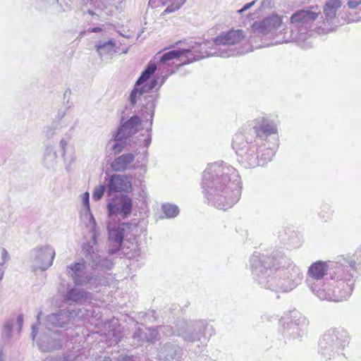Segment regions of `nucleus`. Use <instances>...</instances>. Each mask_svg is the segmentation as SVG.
Masks as SVG:
<instances>
[{
    "instance_id": "nucleus-1",
    "label": "nucleus",
    "mask_w": 361,
    "mask_h": 361,
    "mask_svg": "<svg viewBox=\"0 0 361 361\" xmlns=\"http://www.w3.org/2000/svg\"><path fill=\"white\" fill-rule=\"evenodd\" d=\"M250 264L254 280L261 287L275 293L290 292L303 279L300 269L286 257L274 262L271 257L254 255Z\"/></svg>"
},
{
    "instance_id": "nucleus-2",
    "label": "nucleus",
    "mask_w": 361,
    "mask_h": 361,
    "mask_svg": "<svg viewBox=\"0 0 361 361\" xmlns=\"http://www.w3.org/2000/svg\"><path fill=\"white\" fill-rule=\"evenodd\" d=\"M204 197L214 207L226 210L240 200L241 180L237 170L223 161L209 164L203 172Z\"/></svg>"
},
{
    "instance_id": "nucleus-3",
    "label": "nucleus",
    "mask_w": 361,
    "mask_h": 361,
    "mask_svg": "<svg viewBox=\"0 0 361 361\" xmlns=\"http://www.w3.org/2000/svg\"><path fill=\"white\" fill-rule=\"evenodd\" d=\"M341 0H328L324 6L323 12L317 6H311L296 11L290 16V35L281 41L294 39L299 42L308 41L314 35L325 34L334 30L340 24L338 11L341 7Z\"/></svg>"
},
{
    "instance_id": "nucleus-4",
    "label": "nucleus",
    "mask_w": 361,
    "mask_h": 361,
    "mask_svg": "<svg viewBox=\"0 0 361 361\" xmlns=\"http://www.w3.org/2000/svg\"><path fill=\"white\" fill-rule=\"evenodd\" d=\"M282 17L276 13H272L264 18L262 21L255 22L252 25L254 33L257 35H264L271 39V42L267 45H276L282 43H287L290 42H295L303 49H309L312 47V44L309 41L304 42H299L294 39L287 41H281L282 38H288L290 35V23H289L288 30L285 32L282 30L279 31L282 25Z\"/></svg>"
},
{
    "instance_id": "nucleus-5",
    "label": "nucleus",
    "mask_w": 361,
    "mask_h": 361,
    "mask_svg": "<svg viewBox=\"0 0 361 361\" xmlns=\"http://www.w3.org/2000/svg\"><path fill=\"white\" fill-rule=\"evenodd\" d=\"M245 33L242 30L232 29L223 32L212 42H209V54L223 58L244 54L248 50L245 51L237 46L245 40Z\"/></svg>"
},
{
    "instance_id": "nucleus-6",
    "label": "nucleus",
    "mask_w": 361,
    "mask_h": 361,
    "mask_svg": "<svg viewBox=\"0 0 361 361\" xmlns=\"http://www.w3.org/2000/svg\"><path fill=\"white\" fill-rule=\"evenodd\" d=\"M334 264V278L336 279L335 285H334V290H331L326 286L323 292H319V298L340 302L346 300L351 295L355 280L353 274L348 269L338 264V262H335Z\"/></svg>"
},
{
    "instance_id": "nucleus-7",
    "label": "nucleus",
    "mask_w": 361,
    "mask_h": 361,
    "mask_svg": "<svg viewBox=\"0 0 361 361\" xmlns=\"http://www.w3.org/2000/svg\"><path fill=\"white\" fill-rule=\"evenodd\" d=\"M259 142L249 138L247 133L239 132L235 134L232 147L237 154L238 163L245 169H254L259 166L258 154Z\"/></svg>"
},
{
    "instance_id": "nucleus-8",
    "label": "nucleus",
    "mask_w": 361,
    "mask_h": 361,
    "mask_svg": "<svg viewBox=\"0 0 361 361\" xmlns=\"http://www.w3.org/2000/svg\"><path fill=\"white\" fill-rule=\"evenodd\" d=\"M350 343V335L343 328H331L322 336L319 342V353L324 358L331 360L342 354Z\"/></svg>"
},
{
    "instance_id": "nucleus-9",
    "label": "nucleus",
    "mask_w": 361,
    "mask_h": 361,
    "mask_svg": "<svg viewBox=\"0 0 361 361\" xmlns=\"http://www.w3.org/2000/svg\"><path fill=\"white\" fill-rule=\"evenodd\" d=\"M157 66L155 63H149L146 69L142 73L140 78L137 79L133 90L131 91L129 100L133 106H135L138 102L145 108V113L147 114L146 119L147 116L149 117L152 121L154 116V109L155 107V100L153 95H144L146 93L147 86H142L139 87L142 83L147 81L150 76L155 72Z\"/></svg>"
},
{
    "instance_id": "nucleus-10",
    "label": "nucleus",
    "mask_w": 361,
    "mask_h": 361,
    "mask_svg": "<svg viewBox=\"0 0 361 361\" xmlns=\"http://www.w3.org/2000/svg\"><path fill=\"white\" fill-rule=\"evenodd\" d=\"M207 332L212 336L214 329L212 326H209L205 320L181 321L177 324V336L182 337L188 343L200 341Z\"/></svg>"
},
{
    "instance_id": "nucleus-11",
    "label": "nucleus",
    "mask_w": 361,
    "mask_h": 361,
    "mask_svg": "<svg viewBox=\"0 0 361 361\" xmlns=\"http://www.w3.org/2000/svg\"><path fill=\"white\" fill-rule=\"evenodd\" d=\"M90 224H92V227L90 230L92 238L89 242L85 243L82 246L84 255L85 257L91 262L92 268L94 269H99L103 271L110 270L113 266L112 262L106 257H102L95 252L94 246L97 243V238L98 233L95 228L96 221L92 214L90 215Z\"/></svg>"
},
{
    "instance_id": "nucleus-12",
    "label": "nucleus",
    "mask_w": 361,
    "mask_h": 361,
    "mask_svg": "<svg viewBox=\"0 0 361 361\" xmlns=\"http://www.w3.org/2000/svg\"><path fill=\"white\" fill-rule=\"evenodd\" d=\"M66 274L71 278L75 286L96 287L98 278L89 269L85 262H79L66 267Z\"/></svg>"
},
{
    "instance_id": "nucleus-13",
    "label": "nucleus",
    "mask_w": 361,
    "mask_h": 361,
    "mask_svg": "<svg viewBox=\"0 0 361 361\" xmlns=\"http://www.w3.org/2000/svg\"><path fill=\"white\" fill-rule=\"evenodd\" d=\"M281 333L285 338H299L302 337L308 326V320L298 312H293L290 319L281 321Z\"/></svg>"
},
{
    "instance_id": "nucleus-14",
    "label": "nucleus",
    "mask_w": 361,
    "mask_h": 361,
    "mask_svg": "<svg viewBox=\"0 0 361 361\" xmlns=\"http://www.w3.org/2000/svg\"><path fill=\"white\" fill-rule=\"evenodd\" d=\"M326 274V262L318 261L309 267L305 282L312 292L318 298L319 292H323L326 287L324 282V276Z\"/></svg>"
},
{
    "instance_id": "nucleus-15",
    "label": "nucleus",
    "mask_w": 361,
    "mask_h": 361,
    "mask_svg": "<svg viewBox=\"0 0 361 361\" xmlns=\"http://www.w3.org/2000/svg\"><path fill=\"white\" fill-rule=\"evenodd\" d=\"M55 255V249L49 244L36 246L30 252V260L33 269L47 270L52 265Z\"/></svg>"
},
{
    "instance_id": "nucleus-16",
    "label": "nucleus",
    "mask_w": 361,
    "mask_h": 361,
    "mask_svg": "<svg viewBox=\"0 0 361 361\" xmlns=\"http://www.w3.org/2000/svg\"><path fill=\"white\" fill-rule=\"evenodd\" d=\"M250 126L251 128L247 133V135L251 134V132L255 134L257 140L259 143L262 140H266L271 135L277 134V124L272 120L264 116H260L251 121Z\"/></svg>"
},
{
    "instance_id": "nucleus-17",
    "label": "nucleus",
    "mask_w": 361,
    "mask_h": 361,
    "mask_svg": "<svg viewBox=\"0 0 361 361\" xmlns=\"http://www.w3.org/2000/svg\"><path fill=\"white\" fill-rule=\"evenodd\" d=\"M75 310H60L46 316L43 324L50 331L54 327L66 328L76 320Z\"/></svg>"
},
{
    "instance_id": "nucleus-18",
    "label": "nucleus",
    "mask_w": 361,
    "mask_h": 361,
    "mask_svg": "<svg viewBox=\"0 0 361 361\" xmlns=\"http://www.w3.org/2000/svg\"><path fill=\"white\" fill-rule=\"evenodd\" d=\"M131 224L122 223L118 225L108 224V235H109V252L114 254L120 250L124 237L127 235V233L131 228Z\"/></svg>"
},
{
    "instance_id": "nucleus-19",
    "label": "nucleus",
    "mask_w": 361,
    "mask_h": 361,
    "mask_svg": "<svg viewBox=\"0 0 361 361\" xmlns=\"http://www.w3.org/2000/svg\"><path fill=\"white\" fill-rule=\"evenodd\" d=\"M132 207V199L126 195H120L107 204L109 217L120 215L126 218L131 213Z\"/></svg>"
},
{
    "instance_id": "nucleus-20",
    "label": "nucleus",
    "mask_w": 361,
    "mask_h": 361,
    "mask_svg": "<svg viewBox=\"0 0 361 361\" xmlns=\"http://www.w3.org/2000/svg\"><path fill=\"white\" fill-rule=\"evenodd\" d=\"M209 43L205 42L202 43H195L194 45L188 46L187 48L180 49L181 58L185 59L183 63H189L195 61L200 60L205 57L214 56L209 54Z\"/></svg>"
},
{
    "instance_id": "nucleus-21",
    "label": "nucleus",
    "mask_w": 361,
    "mask_h": 361,
    "mask_svg": "<svg viewBox=\"0 0 361 361\" xmlns=\"http://www.w3.org/2000/svg\"><path fill=\"white\" fill-rule=\"evenodd\" d=\"M16 322L18 325V331H20L23 323V316L22 314H19L16 320L15 318L11 317L6 319L2 324L0 332V345L1 347L6 346L11 343L13 336V329Z\"/></svg>"
},
{
    "instance_id": "nucleus-22",
    "label": "nucleus",
    "mask_w": 361,
    "mask_h": 361,
    "mask_svg": "<svg viewBox=\"0 0 361 361\" xmlns=\"http://www.w3.org/2000/svg\"><path fill=\"white\" fill-rule=\"evenodd\" d=\"M88 302L84 307L75 310V318L97 326L99 324V321L101 318L99 309L94 306L90 301Z\"/></svg>"
},
{
    "instance_id": "nucleus-23",
    "label": "nucleus",
    "mask_w": 361,
    "mask_h": 361,
    "mask_svg": "<svg viewBox=\"0 0 361 361\" xmlns=\"http://www.w3.org/2000/svg\"><path fill=\"white\" fill-rule=\"evenodd\" d=\"M92 294L77 287L69 288L63 295V301L68 305L82 304L92 300Z\"/></svg>"
},
{
    "instance_id": "nucleus-24",
    "label": "nucleus",
    "mask_w": 361,
    "mask_h": 361,
    "mask_svg": "<svg viewBox=\"0 0 361 361\" xmlns=\"http://www.w3.org/2000/svg\"><path fill=\"white\" fill-rule=\"evenodd\" d=\"M338 264L348 269L351 273L356 272L361 275V247L358 248L353 256H340L338 257Z\"/></svg>"
},
{
    "instance_id": "nucleus-25",
    "label": "nucleus",
    "mask_w": 361,
    "mask_h": 361,
    "mask_svg": "<svg viewBox=\"0 0 361 361\" xmlns=\"http://www.w3.org/2000/svg\"><path fill=\"white\" fill-rule=\"evenodd\" d=\"M140 122V120L138 116H132L118 128L115 135L114 140L117 141L127 140L137 131Z\"/></svg>"
},
{
    "instance_id": "nucleus-26",
    "label": "nucleus",
    "mask_w": 361,
    "mask_h": 361,
    "mask_svg": "<svg viewBox=\"0 0 361 361\" xmlns=\"http://www.w3.org/2000/svg\"><path fill=\"white\" fill-rule=\"evenodd\" d=\"M73 133V128H71L62 137L59 142V150L61 155L65 162L70 164L73 163L76 159L74 148L68 145L69 141L72 139Z\"/></svg>"
},
{
    "instance_id": "nucleus-27",
    "label": "nucleus",
    "mask_w": 361,
    "mask_h": 361,
    "mask_svg": "<svg viewBox=\"0 0 361 361\" xmlns=\"http://www.w3.org/2000/svg\"><path fill=\"white\" fill-rule=\"evenodd\" d=\"M131 183L128 176L125 175L114 174L108 183L109 192H128L131 189Z\"/></svg>"
},
{
    "instance_id": "nucleus-28",
    "label": "nucleus",
    "mask_w": 361,
    "mask_h": 361,
    "mask_svg": "<svg viewBox=\"0 0 361 361\" xmlns=\"http://www.w3.org/2000/svg\"><path fill=\"white\" fill-rule=\"evenodd\" d=\"M37 345L42 352H49L61 348L60 339L53 337L52 334H40L37 340Z\"/></svg>"
},
{
    "instance_id": "nucleus-29",
    "label": "nucleus",
    "mask_w": 361,
    "mask_h": 361,
    "mask_svg": "<svg viewBox=\"0 0 361 361\" xmlns=\"http://www.w3.org/2000/svg\"><path fill=\"white\" fill-rule=\"evenodd\" d=\"M95 48L101 59H112L113 56L117 53L118 50V47L116 46L114 39H110L106 42H97Z\"/></svg>"
},
{
    "instance_id": "nucleus-30",
    "label": "nucleus",
    "mask_w": 361,
    "mask_h": 361,
    "mask_svg": "<svg viewBox=\"0 0 361 361\" xmlns=\"http://www.w3.org/2000/svg\"><path fill=\"white\" fill-rule=\"evenodd\" d=\"M180 348L171 343H166L158 353V357L162 361H179Z\"/></svg>"
},
{
    "instance_id": "nucleus-31",
    "label": "nucleus",
    "mask_w": 361,
    "mask_h": 361,
    "mask_svg": "<svg viewBox=\"0 0 361 361\" xmlns=\"http://www.w3.org/2000/svg\"><path fill=\"white\" fill-rule=\"evenodd\" d=\"M135 154L133 153L123 154L115 159L111 164L114 171L122 172L127 169H135L133 164L135 160Z\"/></svg>"
},
{
    "instance_id": "nucleus-32",
    "label": "nucleus",
    "mask_w": 361,
    "mask_h": 361,
    "mask_svg": "<svg viewBox=\"0 0 361 361\" xmlns=\"http://www.w3.org/2000/svg\"><path fill=\"white\" fill-rule=\"evenodd\" d=\"M159 326L157 328L139 329L133 335V338L139 341L154 343L160 339Z\"/></svg>"
},
{
    "instance_id": "nucleus-33",
    "label": "nucleus",
    "mask_w": 361,
    "mask_h": 361,
    "mask_svg": "<svg viewBox=\"0 0 361 361\" xmlns=\"http://www.w3.org/2000/svg\"><path fill=\"white\" fill-rule=\"evenodd\" d=\"M185 1L186 0H149V4L152 7H158L171 3L164 10V13H169L178 10L180 6L185 4Z\"/></svg>"
},
{
    "instance_id": "nucleus-34",
    "label": "nucleus",
    "mask_w": 361,
    "mask_h": 361,
    "mask_svg": "<svg viewBox=\"0 0 361 361\" xmlns=\"http://www.w3.org/2000/svg\"><path fill=\"white\" fill-rule=\"evenodd\" d=\"M57 154L52 145L47 144L43 156V165L47 169H53L57 164Z\"/></svg>"
},
{
    "instance_id": "nucleus-35",
    "label": "nucleus",
    "mask_w": 361,
    "mask_h": 361,
    "mask_svg": "<svg viewBox=\"0 0 361 361\" xmlns=\"http://www.w3.org/2000/svg\"><path fill=\"white\" fill-rule=\"evenodd\" d=\"M161 210L166 218H174L179 214L178 206L173 204L165 203L161 206Z\"/></svg>"
},
{
    "instance_id": "nucleus-36",
    "label": "nucleus",
    "mask_w": 361,
    "mask_h": 361,
    "mask_svg": "<svg viewBox=\"0 0 361 361\" xmlns=\"http://www.w3.org/2000/svg\"><path fill=\"white\" fill-rule=\"evenodd\" d=\"M181 58V52L180 49L176 50H171L168 52H166L160 56L159 63H165L173 59H179Z\"/></svg>"
},
{
    "instance_id": "nucleus-37",
    "label": "nucleus",
    "mask_w": 361,
    "mask_h": 361,
    "mask_svg": "<svg viewBox=\"0 0 361 361\" xmlns=\"http://www.w3.org/2000/svg\"><path fill=\"white\" fill-rule=\"evenodd\" d=\"M275 154V148L274 147H268L264 150L262 151L261 155L259 157V166H263L268 161H270L272 157Z\"/></svg>"
},
{
    "instance_id": "nucleus-38",
    "label": "nucleus",
    "mask_w": 361,
    "mask_h": 361,
    "mask_svg": "<svg viewBox=\"0 0 361 361\" xmlns=\"http://www.w3.org/2000/svg\"><path fill=\"white\" fill-rule=\"evenodd\" d=\"M41 1L44 2L45 4L55 6V9L58 12L66 11L67 9L70 8V6L66 4L65 6L61 5L59 1L60 0H40Z\"/></svg>"
},
{
    "instance_id": "nucleus-39",
    "label": "nucleus",
    "mask_w": 361,
    "mask_h": 361,
    "mask_svg": "<svg viewBox=\"0 0 361 361\" xmlns=\"http://www.w3.org/2000/svg\"><path fill=\"white\" fill-rule=\"evenodd\" d=\"M77 355L74 354L63 355L62 357H47L44 361H73Z\"/></svg>"
},
{
    "instance_id": "nucleus-40",
    "label": "nucleus",
    "mask_w": 361,
    "mask_h": 361,
    "mask_svg": "<svg viewBox=\"0 0 361 361\" xmlns=\"http://www.w3.org/2000/svg\"><path fill=\"white\" fill-rule=\"evenodd\" d=\"M105 191V186L103 185H100L99 186H97L93 191L92 193V197L94 200L97 201L99 200Z\"/></svg>"
},
{
    "instance_id": "nucleus-41",
    "label": "nucleus",
    "mask_w": 361,
    "mask_h": 361,
    "mask_svg": "<svg viewBox=\"0 0 361 361\" xmlns=\"http://www.w3.org/2000/svg\"><path fill=\"white\" fill-rule=\"evenodd\" d=\"M159 331L161 334L166 336H171L173 335H177V331H174L173 328L169 326H159Z\"/></svg>"
},
{
    "instance_id": "nucleus-42",
    "label": "nucleus",
    "mask_w": 361,
    "mask_h": 361,
    "mask_svg": "<svg viewBox=\"0 0 361 361\" xmlns=\"http://www.w3.org/2000/svg\"><path fill=\"white\" fill-rule=\"evenodd\" d=\"M43 133L46 138H53L56 135V128L53 126H47L43 129Z\"/></svg>"
},
{
    "instance_id": "nucleus-43",
    "label": "nucleus",
    "mask_w": 361,
    "mask_h": 361,
    "mask_svg": "<svg viewBox=\"0 0 361 361\" xmlns=\"http://www.w3.org/2000/svg\"><path fill=\"white\" fill-rule=\"evenodd\" d=\"M332 211L330 209V208L328 206H324L322 208V210L319 213V216L322 219H323L324 221H327L332 216Z\"/></svg>"
},
{
    "instance_id": "nucleus-44",
    "label": "nucleus",
    "mask_w": 361,
    "mask_h": 361,
    "mask_svg": "<svg viewBox=\"0 0 361 361\" xmlns=\"http://www.w3.org/2000/svg\"><path fill=\"white\" fill-rule=\"evenodd\" d=\"M274 6V4L272 0H263L262 1L259 6V11H264L266 10H270L273 8Z\"/></svg>"
},
{
    "instance_id": "nucleus-45",
    "label": "nucleus",
    "mask_w": 361,
    "mask_h": 361,
    "mask_svg": "<svg viewBox=\"0 0 361 361\" xmlns=\"http://www.w3.org/2000/svg\"><path fill=\"white\" fill-rule=\"evenodd\" d=\"M126 140H123L122 141H117L115 140V144L113 145V151L115 154H119L123 149L124 145H126Z\"/></svg>"
},
{
    "instance_id": "nucleus-46",
    "label": "nucleus",
    "mask_w": 361,
    "mask_h": 361,
    "mask_svg": "<svg viewBox=\"0 0 361 361\" xmlns=\"http://www.w3.org/2000/svg\"><path fill=\"white\" fill-rule=\"evenodd\" d=\"M89 200H90L89 192H84L82 195V201L85 208L87 209V212L90 211Z\"/></svg>"
},
{
    "instance_id": "nucleus-47",
    "label": "nucleus",
    "mask_w": 361,
    "mask_h": 361,
    "mask_svg": "<svg viewBox=\"0 0 361 361\" xmlns=\"http://www.w3.org/2000/svg\"><path fill=\"white\" fill-rule=\"evenodd\" d=\"M9 259V255L6 249L3 248L1 252V259L2 262L0 263V266H3Z\"/></svg>"
},
{
    "instance_id": "nucleus-48",
    "label": "nucleus",
    "mask_w": 361,
    "mask_h": 361,
    "mask_svg": "<svg viewBox=\"0 0 361 361\" xmlns=\"http://www.w3.org/2000/svg\"><path fill=\"white\" fill-rule=\"evenodd\" d=\"M158 85V81L157 79H154L152 80V81H150V82L149 84H147V85H145L144 86H147L146 87V92L152 90V89H154V87H156V86Z\"/></svg>"
},
{
    "instance_id": "nucleus-49",
    "label": "nucleus",
    "mask_w": 361,
    "mask_h": 361,
    "mask_svg": "<svg viewBox=\"0 0 361 361\" xmlns=\"http://www.w3.org/2000/svg\"><path fill=\"white\" fill-rule=\"evenodd\" d=\"M256 2V0L255 1H252V2L250 3H248V4H246L243 6V7L242 8H240V10L238 11V12L239 13H243L244 11L248 10L249 8H250L252 6H253L255 5Z\"/></svg>"
},
{
    "instance_id": "nucleus-50",
    "label": "nucleus",
    "mask_w": 361,
    "mask_h": 361,
    "mask_svg": "<svg viewBox=\"0 0 361 361\" xmlns=\"http://www.w3.org/2000/svg\"><path fill=\"white\" fill-rule=\"evenodd\" d=\"M361 4V0H349L348 5L351 8H356Z\"/></svg>"
},
{
    "instance_id": "nucleus-51",
    "label": "nucleus",
    "mask_w": 361,
    "mask_h": 361,
    "mask_svg": "<svg viewBox=\"0 0 361 361\" xmlns=\"http://www.w3.org/2000/svg\"><path fill=\"white\" fill-rule=\"evenodd\" d=\"M123 1V0H114L110 4L114 6L117 9H121Z\"/></svg>"
},
{
    "instance_id": "nucleus-52",
    "label": "nucleus",
    "mask_w": 361,
    "mask_h": 361,
    "mask_svg": "<svg viewBox=\"0 0 361 361\" xmlns=\"http://www.w3.org/2000/svg\"><path fill=\"white\" fill-rule=\"evenodd\" d=\"M37 324H33L32 325V333H31V336H32V340L35 341V338H36V336H37Z\"/></svg>"
},
{
    "instance_id": "nucleus-53",
    "label": "nucleus",
    "mask_w": 361,
    "mask_h": 361,
    "mask_svg": "<svg viewBox=\"0 0 361 361\" xmlns=\"http://www.w3.org/2000/svg\"><path fill=\"white\" fill-rule=\"evenodd\" d=\"M118 361H135V360L131 357L121 355L118 357Z\"/></svg>"
},
{
    "instance_id": "nucleus-54",
    "label": "nucleus",
    "mask_w": 361,
    "mask_h": 361,
    "mask_svg": "<svg viewBox=\"0 0 361 361\" xmlns=\"http://www.w3.org/2000/svg\"><path fill=\"white\" fill-rule=\"evenodd\" d=\"M4 269L2 268V266H0V281H1L2 279H4Z\"/></svg>"
},
{
    "instance_id": "nucleus-55",
    "label": "nucleus",
    "mask_w": 361,
    "mask_h": 361,
    "mask_svg": "<svg viewBox=\"0 0 361 361\" xmlns=\"http://www.w3.org/2000/svg\"><path fill=\"white\" fill-rule=\"evenodd\" d=\"M66 112L64 111H60L58 112L57 118L61 119L65 116Z\"/></svg>"
},
{
    "instance_id": "nucleus-56",
    "label": "nucleus",
    "mask_w": 361,
    "mask_h": 361,
    "mask_svg": "<svg viewBox=\"0 0 361 361\" xmlns=\"http://www.w3.org/2000/svg\"><path fill=\"white\" fill-rule=\"evenodd\" d=\"M102 30V29L100 27H93L92 29L90 30V32H99Z\"/></svg>"
},
{
    "instance_id": "nucleus-57",
    "label": "nucleus",
    "mask_w": 361,
    "mask_h": 361,
    "mask_svg": "<svg viewBox=\"0 0 361 361\" xmlns=\"http://www.w3.org/2000/svg\"><path fill=\"white\" fill-rule=\"evenodd\" d=\"M59 3H60L61 5H63V6H65L66 4L69 5V6H70V8H69L68 10L71 9V4H68V3H67V2H65V1H64V0H60Z\"/></svg>"
},
{
    "instance_id": "nucleus-58",
    "label": "nucleus",
    "mask_w": 361,
    "mask_h": 361,
    "mask_svg": "<svg viewBox=\"0 0 361 361\" xmlns=\"http://www.w3.org/2000/svg\"><path fill=\"white\" fill-rule=\"evenodd\" d=\"M42 314V311H40V312L38 313L37 317V322H38L39 323H40V317H41Z\"/></svg>"
},
{
    "instance_id": "nucleus-59",
    "label": "nucleus",
    "mask_w": 361,
    "mask_h": 361,
    "mask_svg": "<svg viewBox=\"0 0 361 361\" xmlns=\"http://www.w3.org/2000/svg\"><path fill=\"white\" fill-rule=\"evenodd\" d=\"M102 361H111V359L109 357H104Z\"/></svg>"
},
{
    "instance_id": "nucleus-60",
    "label": "nucleus",
    "mask_w": 361,
    "mask_h": 361,
    "mask_svg": "<svg viewBox=\"0 0 361 361\" xmlns=\"http://www.w3.org/2000/svg\"><path fill=\"white\" fill-rule=\"evenodd\" d=\"M145 142H146V145L147 146L151 142V138H147V140H145Z\"/></svg>"
},
{
    "instance_id": "nucleus-61",
    "label": "nucleus",
    "mask_w": 361,
    "mask_h": 361,
    "mask_svg": "<svg viewBox=\"0 0 361 361\" xmlns=\"http://www.w3.org/2000/svg\"><path fill=\"white\" fill-rule=\"evenodd\" d=\"M3 357H4V355H3L2 350H1L0 352V361H4Z\"/></svg>"
},
{
    "instance_id": "nucleus-62",
    "label": "nucleus",
    "mask_w": 361,
    "mask_h": 361,
    "mask_svg": "<svg viewBox=\"0 0 361 361\" xmlns=\"http://www.w3.org/2000/svg\"><path fill=\"white\" fill-rule=\"evenodd\" d=\"M264 46H266V44H264V45H259V47L256 46V48H257V47H264Z\"/></svg>"
},
{
    "instance_id": "nucleus-63",
    "label": "nucleus",
    "mask_w": 361,
    "mask_h": 361,
    "mask_svg": "<svg viewBox=\"0 0 361 361\" xmlns=\"http://www.w3.org/2000/svg\"><path fill=\"white\" fill-rule=\"evenodd\" d=\"M118 340H119L118 338H116L114 339V341L117 343Z\"/></svg>"
},
{
    "instance_id": "nucleus-64",
    "label": "nucleus",
    "mask_w": 361,
    "mask_h": 361,
    "mask_svg": "<svg viewBox=\"0 0 361 361\" xmlns=\"http://www.w3.org/2000/svg\"><path fill=\"white\" fill-rule=\"evenodd\" d=\"M334 279L336 281V279L334 277L331 278V280H334Z\"/></svg>"
}]
</instances>
